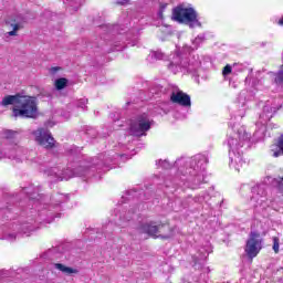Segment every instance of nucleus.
<instances>
[{"label": "nucleus", "mask_w": 283, "mask_h": 283, "mask_svg": "<svg viewBox=\"0 0 283 283\" xmlns=\"http://www.w3.org/2000/svg\"><path fill=\"white\" fill-rule=\"evenodd\" d=\"M22 193L29 198V207L32 206L31 216H28L27 220L19 219L7 223L2 228L1 240L14 242L20 235L28 237L36 231L43 222L46 224L54 222V218H61V205L67 202V196L56 193L52 198H48L41 193V187L33 185L23 188Z\"/></svg>", "instance_id": "1"}, {"label": "nucleus", "mask_w": 283, "mask_h": 283, "mask_svg": "<svg viewBox=\"0 0 283 283\" xmlns=\"http://www.w3.org/2000/svg\"><path fill=\"white\" fill-rule=\"evenodd\" d=\"M112 157L99 155L90 160H80L74 165H70L65 170L53 167L44 171L51 182H61V180H70V178H95L101 180V176L105 171H109L112 166Z\"/></svg>", "instance_id": "2"}, {"label": "nucleus", "mask_w": 283, "mask_h": 283, "mask_svg": "<svg viewBox=\"0 0 283 283\" xmlns=\"http://www.w3.org/2000/svg\"><path fill=\"white\" fill-rule=\"evenodd\" d=\"M114 213L115 217L112 218V222L118 227H125L127 222H130V235L135 240L143 238V210H140V203L130 206L128 211L116 208Z\"/></svg>", "instance_id": "3"}, {"label": "nucleus", "mask_w": 283, "mask_h": 283, "mask_svg": "<svg viewBox=\"0 0 283 283\" xmlns=\"http://www.w3.org/2000/svg\"><path fill=\"white\" fill-rule=\"evenodd\" d=\"M2 107L13 105L14 118H34L36 116V102L34 96L15 94L7 95L1 101Z\"/></svg>", "instance_id": "4"}, {"label": "nucleus", "mask_w": 283, "mask_h": 283, "mask_svg": "<svg viewBox=\"0 0 283 283\" xmlns=\"http://www.w3.org/2000/svg\"><path fill=\"white\" fill-rule=\"evenodd\" d=\"M143 233L154 238V240H171L176 233V228L171 227L169 221H150L143 226Z\"/></svg>", "instance_id": "5"}, {"label": "nucleus", "mask_w": 283, "mask_h": 283, "mask_svg": "<svg viewBox=\"0 0 283 283\" xmlns=\"http://www.w3.org/2000/svg\"><path fill=\"white\" fill-rule=\"evenodd\" d=\"M172 19L177 23H185L186 25L198 23V12L193 8L179 4L172 9Z\"/></svg>", "instance_id": "6"}, {"label": "nucleus", "mask_w": 283, "mask_h": 283, "mask_svg": "<svg viewBox=\"0 0 283 283\" xmlns=\"http://www.w3.org/2000/svg\"><path fill=\"white\" fill-rule=\"evenodd\" d=\"M264 240L261 239L260 232L258 231H251L249 239L245 242V249L244 252L247 253L248 258L250 260H253V258H258L260 254V251H262Z\"/></svg>", "instance_id": "7"}, {"label": "nucleus", "mask_w": 283, "mask_h": 283, "mask_svg": "<svg viewBox=\"0 0 283 283\" xmlns=\"http://www.w3.org/2000/svg\"><path fill=\"white\" fill-rule=\"evenodd\" d=\"M35 142L41 145V147H44L45 149H52L55 145L54 137H52V134L50 130L45 128H39L38 130L33 132Z\"/></svg>", "instance_id": "8"}, {"label": "nucleus", "mask_w": 283, "mask_h": 283, "mask_svg": "<svg viewBox=\"0 0 283 283\" xmlns=\"http://www.w3.org/2000/svg\"><path fill=\"white\" fill-rule=\"evenodd\" d=\"M128 134L135 138H140L143 136V114L140 112L133 115L128 122Z\"/></svg>", "instance_id": "9"}, {"label": "nucleus", "mask_w": 283, "mask_h": 283, "mask_svg": "<svg viewBox=\"0 0 283 283\" xmlns=\"http://www.w3.org/2000/svg\"><path fill=\"white\" fill-rule=\"evenodd\" d=\"M170 101L171 103L181 105V107H191V96L182 91L172 92L170 95Z\"/></svg>", "instance_id": "10"}, {"label": "nucleus", "mask_w": 283, "mask_h": 283, "mask_svg": "<svg viewBox=\"0 0 283 283\" xmlns=\"http://www.w3.org/2000/svg\"><path fill=\"white\" fill-rule=\"evenodd\" d=\"M273 158H280L283 156V133L275 139V142L270 146Z\"/></svg>", "instance_id": "11"}, {"label": "nucleus", "mask_w": 283, "mask_h": 283, "mask_svg": "<svg viewBox=\"0 0 283 283\" xmlns=\"http://www.w3.org/2000/svg\"><path fill=\"white\" fill-rule=\"evenodd\" d=\"M143 196V188L140 186L134 187L130 190H127L125 196L122 197V200H140Z\"/></svg>", "instance_id": "12"}, {"label": "nucleus", "mask_w": 283, "mask_h": 283, "mask_svg": "<svg viewBox=\"0 0 283 283\" xmlns=\"http://www.w3.org/2000/svg\"><path fill=\"white\" fill-rule=\"evenodd\" d=\"M53 266L57 270L61 271V273H64V275H74L76 273H78V271L76 269L66 266L63 263H55L53 264Z\"/></svg>", "instance_id": "13"}, {"label": "nucleus", "mask_w": 283, "mask_h": 283, "mask_svg": "<svg viewBox=\"0 0 283 283\" xmlns=\"http://www.w3.org/2000/svg\"><path fill=\"white\" fill-rule=\"evenodd\" d=\"M8 149H10L11 154L7 155V153H4V156H7L9 158H15V156L12 154L13 151H15L17 156H19V154H21V151H22V148L19 147V145H17V143L10 144Z\"/></svg>", "instance_id": "14"}, {"label": "nucleus", "mask_w": 283, "mask_h": 283, "mask_svg": "<svg viewBox=\"0 0 283 283\" xmlns=\"http://www.w3.org/2000/svg\"><path fill=\"white\" fill-rule=\"evenodd\" d=\"M66 86H67V78L61 77L55 81V87L57 90H65Z\"/></svg>", "instance_id": "15"}, {"label": "nucleus", "mask_w": 283, "mask_h": 283, "mask_svg": "<svg viewBox=\"0 0 283 283\" xmlns=\"http://www.w3.org/2000/svg\"><path fill=\"white\" fill-rule=\"evenodd\" d=\"M3 136H4V138H7V140H14V138L17 136V132H14V130H4Z\"/></svg>", "instance_id": "16"}, {"label": "nucleus", "mask_w": 283, "mask_h": 283, "mask_svg": "<svg viewBox=\"0 0 283 283\" xmlns=\"http://www.w3.org/2000/svg\"><path fill=\"white\" fill-rule=\"evenodd\" d=\"M77 107L80 109H83V112H85V109H87V98L83 97V98L78 99Z\"/></svg>", "instance_id": "17"}, {"label": "nucleus", "mask_w": 283, "mask_h": 283, "mask_svg": "<svg viewBox=\"0 0 283 283\" xmlns=\"http://www.w3.org/2000/svg\"><path fill=\"white\" fill-rule=\"evenodd\" d=\"M151 129V122L143 120V136H147L146 132H149Z\"/></svg>", "instance_id": "18"}, {"label": "nucleus", "mask_w": 283, "mask_h": 283, "mask_svg": "<svg viewBox=\"0 0 283 283\" xmlns=\"http://www.w3.org/2000/svg\"><path fill=\"white\" fill-rule=\"evenodd\" d=\"M13 27V30L12 31H9L6 33V36H17V32H19V29L21 28V25L19 24H12Z\"/></svg>", "instance_id": "19"}, {"label": "nucleus", "mask_w": 283, "mask_h": 283, "mask_svg": "<svg viewBox=\"0 0 283 283\" xmlns=\"http://www.w3.org/2000/svg\"><path fill=\"white\" fill-rule=\"evenodd\" d=\"M274 253H280V238L274 237L273 238V247H272Z\"/></svg>", "instance_id": "20"}, {"label": "nucleus", "mask_w": 283, "mask_h": 283, "mask_svg": "<svg viewBox=\"0 0 283 283\" xmlns=\"http://www.w3.org/2000/svg\"><path fill=\"white\" fill-rule=\"evenodd\" d=\"M274 83H275L276 85H283V71H279V72L276 73V76H275V78H274Z\"/></svg>", "instance_id": "21"}, {"label": "nucleus", "mask_w": 283, "mask_h": 283, "mask_svg": "<svg viewBox=\"0 0 283 283\" xmlns=\"http://www.w3.org/2000/svg\"><path fill=\"white\" fill-rule=\"evenodd\" d=\"M167 3H161L159 7L158 17L159 19H165V10H167Z\"/></svg>", "instance_id": "22"}, {"label": "nucleus", "mask_w": 283, "mask_h": 283, "mask_svg": "<svg viewBox=\"0 0 283 283\" xmlns=\"http://www.w3.org/2000/svg\"><path fill=\"white\" fill-rule=\"evenodd\" d=\"M231 72H233V67H231V65H229V64H227L222 70L223 76H229V74H231Z\"/></svg>", "instance_id": "23"}, {"label": "nucleus", "mask_w": 283, "mask_h": 283, "mask_svg": "<svg viewBox=\"0 0 283 283\" xmlns=\"http://www.w3.org/2000/svg\"><path fill=\"white\" fill-rule=\"evenodd\" d=\"M56 72H61V66H53L50 69V74H52L54 76V74H56Z\"/></svg>", "instance_id": "24"}, {"label": "nucleus", "mask_w": 283, "mask_h": 283, "mask_svg": "<svg viewBox=\"0 0 283 283\" xmlns=\"http://www.w3.org/2000/svg\"><path fill=\"white\" fill-rule=\"evenodd\" d=\"M55 251H56V249L49 250L46 252V258H50V260H54V256H52V255H54Z\"/></svg>", "instance_id": "25"}, {"label": "nucleus", "mask_w": 283, "mask_h": 283, "mask_svg": "<svg viewBox=\"0 0 283 283\" xmlns=\"http://www.w3.org/2000/svg\"><path fill=\"white\" fill-rule=\"evenodd\" d=\"M114 123H116V120H120V114L119 113H115L114 115Z\"/></svg>", "instance_id": "26"}, {"label": "nucleus", "mask_w": 283, "mask_h": 283, "mask_svg": "<svg viewBox=\"0 0 283 283\" xmlns=\"http://www.w3.org/2000/svg\"><path fill=\"white\" fill-rule=\"evenodd\" d=\"M76 151H78V148L75 147V146H73V147L71 148V155L74 156V155L76 154Z\"/></svg>", "instance_id": "27"}, {"label": "nucleus", "mask_w": 283, "mask_h": 283, "mask_svg": "<svg viewBox=\"0 0 283 283\" xmlns=\"http://www.w3.org/2000/svg\"><path fill=\"white\" fill-rule=\"evenodd\" d=\"M279 25H283V15H282V18L279 20Z\"/></svg>", "instance_id": "28"}, {"label": "nucleus", "mask_w": 283, "mask_h": 283, "mask_svg": "<svg viewBox=\"0 0 283 283\" xmlns=\"http://www.w3.org/2000/svg\"><path fill=\"white\" fill-rule=\"evenodd\" d=\"M129 0H123L122 2H118L120 3V6H124V3H127Z\"/></svg>", "instance_id": "29"}, {"label": "nucleus", "mask_w": 283, "mask_h": 283, "mask_svg": "<svg viewBox=\"0 0 283 283\" xmlns=\"http://www.w3.org/2000/svg\"><path fill=\"white\" fill-rule=\"evenodd\" d=\"M7 213H8L7 218H10V216H12V212H10V210H7Z\"/></svg>", "instance_id": "30"}, {"label": "nucleus", "mask_w": 283, "mask_h": 283, "mask_svg": "<svg viewBox=\"0 0 283 283\" xmlns=\"http://www.w3.org/2000/svg\"><path fill=\"white\" fill-rule=\"evenodd\" d=\"M126 105H130V103H129V102H127V103H126Z\"/></svg>", "instance_id": "31"}, {"label": "nucleus", "mask_w": 283, "mask_h": 283, "mask_svg": "<svg viewBox=\"0 0 283 283\" xmlns=\"http://www.w3.org/2000/svg\"><path fill=\"white\" fill-rule=\"evenodd\" d=\"M282 180H283V178H282Z\"/></svg>", "instance_id": "32"}]
</instances>
